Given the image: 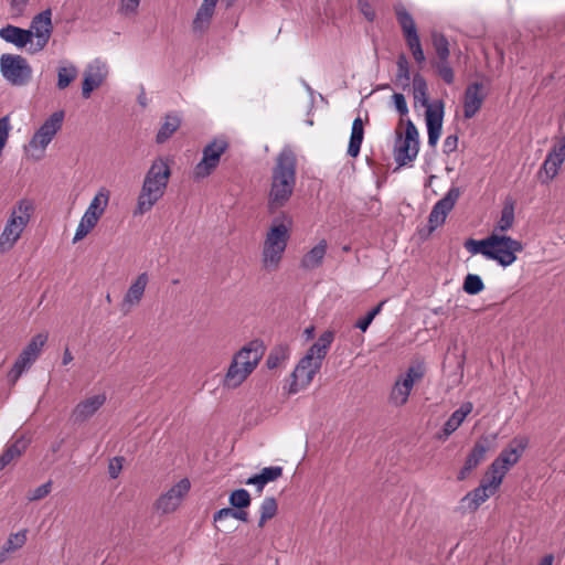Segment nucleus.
Segmentation results:
<instances>
[{
	"mask_svg": "<svg viewBox=\"0 0 565 565\" xmlns=\"http://www.w3.org/2000/svg\"><path fill=\"white\" fill-rule=\"evenodd\" d=\"M233 519L239 520L242 522H247L248 513L242 509L235 510Z\"/></svg>",
	"mask_w": 565,
	"mask_h": 565,
	"instance_id": "nucleus-63",
	"label": "nucleus"
},
{
	"mask_svg": "<svg viewBox=\"0 0 565 565\" xmlns=\"http://www.w3.org/2000/svg\"><path fill=\"white\" fill-rule=\"evenodd\" d=\"M334 340V333L330 330L320 334L318 340L309 348L306 358H311L313 361L322 365V362L328 353L330 345Z\"/></svg>",
	"mask_w": 565,
	"mask_h": 565,
	"instance_id": "nucleus-29",
	"label": "nucleus"
},
{
	"mask_svg": "<svg viewBox=\"0 0 565 565\" xmlns=\"http://www.w3.org/2000/svg\"><path fill=\"white\" fill-rule=\"evenodd\" d=\"M34 211V202L30 199H21L14 204L0 234V253L3 254L13 248L29 224Z\"/></svg>",
	"mask_w": 565,
	"mask_h": 565,
	"instance_id": "nucleus-5",
	"label": "nucleus"
},
{
	"mask_svg": "<svg viewBox=\"0 0 565 565\" xmlns=\"http://www.w3.org/2000/svg\"><path fill=\"white\" fill-rule=\"evenodd\" d=\"M141 0H120L118 12L124 17H132L137 13Z\"/></svg>",
	"mask_w": 565,
	"mask_h": 565,
	"instance_id": "nucleus-50",
	"label": "nucleus"
},
{
	"mask_svg": "<svg viewBox=\"0 0 565 565\" xmlns=\"http://www.w3.org/2000/svg\"><path fill=\"white\" fill-rule=\"evenodd\" d=\"M495 438L497 435L482 436L475 443L472 449L465 460L462 468L458 472L457 479L459 481L467 479L472 470L481 463Z\"/></svg>",
	"mask_w": 565,
	"mask_h": 565,
	"instance_id": "nucleus-18",
	"label": "nucleus"
},
{
	"mask_svg": "<svg viewBox=\"0 0 565 565\" xmlns=\"http://www.w3.org/2000/svg\"><path fill=\"white\" fill-rule=\"evenodd\" d=\"M191 489V482L188 478L180 479L169 490L162 493L156 501L157 511L168 514L174 512L181 504L184 497Z\"/></svg>",
	"mask_w": 565,
	"mask_h": 565,
	"instance_id": "nucleus-15",
	"label": "nucleus"
},
{
	"mask_svg": "<svg viewBox=\"0 0 565 565\" xmlns=\"http://www.w3.org/2000/svg\"><path fill=\"white\" fill-rule=\"evenodd\" d=\"M371 323H372V320H370L366 316H364L355 322V328L360 329L362 332H365L369 329Z\"/></svg>",
	"mask_w": 565,
	"mask_h": 565,
	"instance_id": "nucleus-61",
	"label": "nucleus"
},
{
	"mask_svg": "<svg viewBox=\"0 0 565 565\" xmlns=\"http://www.w3.org/2000/svg\"><path fill=\"white\" fill-rule=\"evenodd\" d=\"M472 409L473 405L471 402L462 403L461 406L456 409L444 424L443 434L439 435V438L447 439L451 434H454L463 423L466 417L472 412Z\"/></svg>",
	"mask_w": 565,
	"mask_h": 565,
	"instance_id": "nucleus-26",
	"label": "nucleus"
},
{
	"mask_svg": "<svg viewBox=\"0 0 565 565\" xmlns=\"http://www.w3.org/2000/svg\"><path fill=\"white\" fill-rule=\"evenodd\" d=\"M491 247L487 259L493 260L502 267H509L516 260V254L523 250L522 242L505 234H490Z\"/></svg>",
	"mask_w": 565,
	"mask_h": 565,
	"instance_id": "nucleus-6",
	"label": "nucleus"
},
{
	"mask_svg": "<svg viewBox=\"0 0 565 565\" xmlns=\"http://www.w3.org/2000/svg\"><path fill=\"white\" fill-rule=\"evenodd\" d=\"M406 142H413L415 146H419V135L414 122L408 119L405 128V137L403 138Z\"/></svg>",
	"mask_w": 565,
	"mask_h": 565,
	"instance_id": "nucleus-52",
	"label": "nucleus"
},
{
	"mask_svg": "<svg viewBox=\"0 0 565 565\" xmlns=\"http://www.w3.org/2000/svg\"><path fill=\"white\" fill-rule=\"evenodd\" d=\"M170 175L171 170L167 159L159 157L152 161L145 175L134 215H143L153 207L163 196Z\"/></svg>",
	"mask_w": 565,
	"mask_h": 565,
	"instance_id": "nucleus-3",
	"label": "nucleus"
},
{
	"mask_svg": "<svg viewBox=\"0 0 565 565\" xmlns=\"http://www.w3.org/2000/svg\"><path fill=\"white\" fill-rule=\"evenodd\" d=\"M47 341V335L44 333L35 334L29 344L22 350L15 360L12 369L8 374L9 381L14 384L19 377L31 367V365L35 362L38 356L40 355L43 347Z\"/></svg>",
	"mask_w": 565,
	"mask_h": 565,
	"instance_id": "nucleus-11",
	"label": "nucleus"
},
{
	"mask_svg": "<svg viewBox=\"0 0 565 565\" xmlns=\"http://www.w3.org/2000/svg\"><path fill=\"white\" fill-rule=\"evenodd\" d=\"M25 448L26 443L23 439H18L13 444L7 446L3 451L9 454L13 460L14 458L19 457L25 450Z\"/></svg>",
	"mask_w": 565,
	"mask_h": 565,
	"instance_id": "nucleus-53",
	"label": "nucleus"
},
{
	"mask_svg": "<svg viewBox=\"0 0 565 565\" xmlns=\"http://www.w3.org/2000/svg\"><path fill=\"white\" fill-rule=\"evenodd\" d=\"M28 1L29 0H11V7L13 10L21 13L25 9Z\"/></svg>",
	"mask_w": 565,
	"mask_h": 565,
	"instance_id": "nucleus-62",
	"label": "nucleus"
},
{
	"mask_svg": "<svg viewBox=\"0 0 565 565\" xmlns=\"http://www.w3.org/2000/svg\"><path fill=\"white\" fill-rule=\"evenodd\" d=\"M233 1L234 0H227V6H231ZM216 3L217 0H203L192 23V29L195 33H203L207 30L214 14Z\"/></svg>",
	"mask_w": 565,
	"mask_h": 565,
	"instance_id": "nucleus-25",
	"label": "nucleus"
},
{
	"mask_svg": "<svg viewBox=\"0 0 565 565\" xmlns=\"http://www.w3.org/2000/svg\"><path fill=\"white\" fill-rule=\"evenodd\" d=\"M458 146V137L456 135H449L445 138L443 143V151L446 154L454 152Z\"/></svg>",
	"mask_w": 565,
	"mask_h": 565,
	"instance_id": "nucleus-59",
	"label": "nucleus"
},
{
	"mask_svg": "<svg viewBox=\"0 0 565 565\" xmlns=\"http://www.w3.org/2000/svg\"><path fill=\"white\" fill-rule=\"evenodd\" d=\"M392 98L397 113L402 116L407 115L408 106L405 96L402 93H394Z\"/></svg>",
	"mask_w": 565,
	"mask_h": 565,
	"instance_id": "nucleus-57",
	"label": "nucleus"
},
{
	"mask_svg": "<svg viewBox=\"0 0 565 565\" xmlns=\"http://www.w3.org/2000/svg\"><path fill=\"white\" fill-rule=\"evenodd\" d=\"M228 502L233 508L245 509L250 505V494L246 489H236L230 494Z\"/></svg>",
	"mask_w": 565,
	"mask_h": 565,
	"instance_id": "nucleus-46",
	"label": "nucleus"
},
{
	"mask_svg": "<svg viewBox=\"0 0 565 565\" xmlns=\"http://www.w3.org/2000/svg\"><path fill=\"white\" fill-rule=\"evenodd\" d=\"M462 289L468 295L475 296L484 289V284L479 275L468 274L463 280Z\"/></svg>",
	"mask_w": 565,
	"mask_h": 565,
	"instance_id": "nucleus-45",
	"label": "nucleus"
},
{
	"mask_svg": "<svg viewBox=\"0 0 565 565\" xmlns=\"http://www.w3.org/2000/svg\"><path fill=\"white\" fill-rule=\"evenodd\" d=\"M264 345L259 340H253L244 345L233 358V361H237V364L253 372L257 366L258 362L263 358Z\"/></svg>",
	"mask_w": 565,
	"mask_h": 565,
	"instance_id": "nucleus-21",
	"label": "nucleus"
},
{
	"mask_svg": "<svg viewBox=\"0 0 565 565\" xmlns=\"http://www.w3.org/2000/svg\"><path fill=\"white\" fill-rule=\"evenodd\" d=\"M436 68H437L439 76L443 78V81L446 84L450 85L454 83L455 75H454V71H452L448 60H439L436 63Z\"/></svg>",
	"mask_w": 565,
	"mask_h": 565,
	"instance_id": "nucleus-48",
	"label": "nucleus"
},
{
	"mask_svg": "<svg viewBox=\"0 0 565 565\" xmlns=\"http://www.w3.org/2000/svg\"><path fill=\"white\" fill-rule=\"evenodd\" d=\"M109 195H110V192L107 188L105 186H102L95 194V196L93 198V200L90 201V205L99 209L100 211L105 212L107 205H108V202H109Z\"/></svg>",
	"mask_w": 565,
	"mask_h": 565,
	"instance_id": "nucleus-49",
	"label": "nucleus"
},
{
	"mask_svg": "<svg viewBox=\"0 0 565 565\" xmlns=\"http://www.w3.org/2000/svg\"><path fill=\"white\" fill-rule=\"evenodd\" d=\"M291 227L292 217L287 213L282 212L273 218L262 249V264L266 270L273 271L279 267L290 238Z\"/></svg>",
	"mask_w": 565,
	"mask_h": 565,
	"instance_id": "nucleus-2",
	"label": "nucleus"
},
{
	"mask_svg": "<svg viewBox=\"0 0 565 565\" xmlns=\"http://www.w3.org/2000/svg\"><path fill=\"white\" fill-rule=\"evenodd\" d=\"M25 448L26 443L23 439H18L13 444L7 446L3 451L9 454L13 460L14 458L19 457L25 450Z\"/></svg>",
	"mask_w": 565,
	"mask_h": 565,
	"instance_id": "nucleus-54",
	"label": "nucleus"
},
{
	"mask_svg": "<svg viewBox=\"0 0 565 565\" xmlns=\"http://www.w3.org/2000/svg\"><path fill=\"white\" fill-rule=\"evenodd\" d=\"M228 147L224 138H216L203 148V156L200 162L194 167L193 174L195 179H203L212 173L217 167L221 156Z\"/></svg>",
	"mask_w": 565,
	"mask_h": 565,
	"instance_id": "nucleus-14",
	"label": "nucleus"
},
{
	"mask_svg": "<svg viewBox=\"0 0 565 565\" xmlns=\"http://www.w3.org/2000/svg\"><path fill=\"white\" fill-rule=\"evenodd\" d=\"M527 446L529 439L526 437H514L493 460L489 468L488 475L491 477H499L500 483H502L505 473L510 470V468L519 462Z\"/></svg>",
	"mask_w": 565,
	"mask_h": 565,
	"instance_id": "nucleus-7",
	"label": "nucleus"
},
{
	"mask_svg": "<svg viewBox=\"0 0 565 565\" xmlns=\"http://www.w3.org/2000/svg\"><path fill=\"white\" fill-rule=\"evenodd\" d=\"M459 196L460 189L451 186L448 192L434 204L428 216V226L430 232L435 231L446 222L447 215L454 209Z\"/></svg>",
	"mask_w": 565,
	"mask_h": 565,
	"instance_id": "nucleus-17",
	"label": "nucleus"
},
{
	"mask_svg": "<svg viewBox=\"0 0 565 565\" xmlns=\"http://www.w3.org/2000/svg\"><path fill=\"white\" fill-rule=\"evenodd\" d=\"M411 392L405 390L398 380L395 381L391 393H390V403L394 406H403L407 403Z\"/></svg>",
	"mask_w": 565,
	"mask_h": 565,
	"instance_id": "nucleus-43",
	"label": "nucleus"
},
{
	"mask_svg": "<svg viewBox=\"0 0 565 565\" xmlns=\"http://www.w3.org/2000/svg\"><path fill=\"white\" fill-rule=\"evenodd\" d=\"M12 461V458L7 452H2L0 455V471L10 462Z\"/></svg>",
	"mask_w": 565,
	"mask_h": 565,
	"instance_id": "nucleus-64",
	"label": "nucleus"
},
{
	"mask_svg": "<svg viewBox=\"0 0 565 565\" xmlns=\"http://www.w3.org/2000/svg\"><path fill=\"white\" fill-rule=\"evenodd\" d=\"M277 502L274 497H266L259 508L260 518L258 521V526L263 527L265 523L273 519L277 513Z\"/></svg>",
	"mask_w": 565,
	"mask_h": 565,
	"instance_id": "nucleus-41",
	"label": "nucleus"
},
{
	"mask_svg": "<svg viewBox=\"0 0 565 565\" xmlns=\"http://www.w3.org/2000/svg\"><path fill=\"white\" fill-rule=\"evenodd\" d=\"M77 67L70 62L63 63L57 67V83L58 89H65L77 77Z\"/></svg>",
	"mask_w": 565,
	"mask_h": 565,
	"instance_id": "nucleus-37",
	"label": "nucleus"
},
{
	"mask_svg": "<svg viewBox=\"0 0 565 565\" xmlns=\"http://www.w3.org/2000/svg\"><path fill=\"white\" fill-rule=\"evenodd\" d=\"M288 355H289V352H288V348L286 345L275 347L270 351V353L266 360L267 367L269 370L278 367L281 364V362L287 360Z\"/></svg>",
	"mask_w": 565,
	"mask_h": 565,
	"instance_id": "nucleus-44",
	"label": "nucleus"
},
{
	"mask_svg": "<svg viewBox=\"0 0 565 565\" xmlns=\"http://www.w3.org/2000/svg\"><path fill=\"white\" fill-rule=\"evenodd\" d=\"M321 366V364L317 363L311 358H301L291 374L292 380L288 386V393L297 394L300 390L307 387Z\"/></svg>",
	"mask_w": 565,
	"mask_h": 565,
	"instance_id": "nucleus-16",
	"label": "nucleus"
},
{
	"mask_svg": "<svg viewBox=\"0 0 565 565\" xmlns=\"http://www.w3.org/2000/svg\"><path fill=\"white\" fill-rule=\"evenodd\" d=\"M364 138V128L361 117H356L352 122L351 136L348 146V154L355 158L360 153L361 145Z\"/></svg>",
	"mask_w": 565,
	"mask_h": 565,
	"instance_id": "nucleus-35",
	"label": "nucleus"
},
{
	"mask_svg": "<svg viewBox=\"0 0 565 565\" xmlns=\"http://www.w3.org/2000/svg\"><path fill=\"white\" fill-rule=\"evenodd\" d=\"M418 150L419 146L406 142L399 135L394 149V159L399 167L405 166L407 161H413L417 157Z\"/></svg>",
	"mask_w": 565,
	"mask_h": 565,
	"instance_id": "nucleus-31",
	"label": "nucleus"
},
{
	"mask_svg": "<svg viewBox=\"0 0 565 565\" xmlns=\"http://www.w3.org/2000/svg\"><path fill=\"white\" fill-rule=\"evenodd\" d=\"M64 118V110H56L52 113L35 130L29 141V148L40 152L36 158H41L44 154L47 146L62 129Z\"/></svg>",
	"mask_w": 565,
	"mask_h": 565,
	"instance_id": "nucleus-9",
	"label": "nucleus"
},
{
	"mask_svg": "<svg viewBox=\"0 0 565 565\" xmlns=\"http://www.w3.org/2000/svg\"><path fill=\"white\" fill-rule=\"evenodd\" d=\"M431 42L438 60H448L450 56L448 39L438 31L431 32Z\"/></svg>",
	"mask_w": 565,
	"mask_h": 565,
	"instance_id": "nucleus-40",
	"label": "nucleus"
},
{
	"mask_svg": "<svg viewBox=\"0 0 565 565\" xmlns=\"http://www.w3.org/2000/svg\"><path fill=\"white\" fill-rule=\"evenodd\" d=\"M149 282L147 273H141L130 285L122 300V309L128 311L130 308L137 306L143 297L146 287Z\"/></svg>",
	"mask_w": 565,
	"mask_h": 565,
	"instance_id": "nucleus-24",
	"label": "nucleus"
},
{
	"mask_svg": "<svg viewBox=\"0 0 565 565\" xmlns=\"http://www.w3.org/2000/svg\"><path fill=\"white\" fill-rule=\"evenodd\" d=\"M426 367L424 362L419 361L412 364L407 371L402 374L397 380L401 382L405 390L412 392L416 382L420 381L425 376Z\"/></svg>",
	"mask_w": 565,
	"mask_h": 565,
	"instance_id": "nucleus-34",
	"label": "nucleus"
},
{
	"mask_svg": "<svg viewBox=\"0 0 565 565\" xmlns=\"http://www.w3.org/2000/svg\"><path fill=\"white\" fill-rule=\"evenodd\" d=\"M26 31L31 34L29 52L38 53L44 50L53 31L52 10L47 8L34 15L31 20L30 29H26Z\"/></svg>",
	"mask_w": 565,
	"mask_h": 565,
	"instance_id": "nucleus-12",
	"label": "nucleus"
},
{
	"mask_svg": "<svg viewBox=\"0 0 565 565\" xmlns=\"http://www.w3.org/2000/svg\"><path fill=\"white\" fill-rule=\"evenodd\" d=\"M359 9L367 21L372 22L375 19V12L366 0H359Z\"/></svg>",
	"mask_w": 565,
	"mask_h": 565,
	"instance_id": "nucleus-58",
	"label": "nucleus"
},
{
	"mask_svg": "<svg viewBox=\"0 0 565 565\" xmlns=\"http://www.w3.org/2000/svg\"><path fill=\"white\" fill-rule=\"evenodd\" d=\"M26 541V530H21L17 533L10 534L7 542L3 544L6 547V552L13 553L14 551L21 548Z\"/></svg>",
	"mask_w": 565,
	"mask_h": 565,
	"instance_id": "nucleus-47",
	"label": "nucleus"
},
{
	"mask_svg": "<svg viewBox=\"0 0 565 565\" xmlns=\"http://www.w3.org/2000/svg\"><path fill=\"white\" fill-rule=\"evenodd\" d=\"M0 38L7 43L13 44L18 49L31 45V34L26 29L8 24L0 29Z\"/></svg>",
	"mask_w": 565,
	"mask_h": 565,
	"instance_id": "nucleus-27",
	"label": "nucleus"
},
{
	"mask_svg": "<svg viewBox=\"0 0 565 565\" xmlns=\"http://www.w3.org/2000/svg\"><path fill=\"white\" fill-rule=\"evenodd\" d=\"M99 217L93 216L84 212L83 216L81 217V221L76 227L73 243H76L81 239H83L90 231L96 226L98 223Z\"/></svg>",
	"mask_w": 565,
	"mask_h": 565,
	"instance_id": "nucleus-39",
	"label": "nucleus"
},
{
	"mask_svg": "<svg viewBox=\"0 0 565 565\" xmlns=\"http://www.w3.org/2000/svg\"><path fill=\"white\" fill-rule=\"evenodd\" d=\"M486 94L483 93V86L481 83L475 82L466 87L463 95V117L470 119L481 108Z\"/></svg>",
	"mask_w": 565,
	"mask_h": 565,
	"instance_id": "nucleus-22",
	"label": "nucleus"
},
{
	"mask_svg": "<svg viewBox=\"0 0 565 565\" xmlns=\"http://www.w3.org/2000/svg\"><path fill=\"white\" fill-rule=\"evenodd\" d=\"M11 129L9 116L0 118V150L3 149Z\"/></svg>",
	"mask_w": 565,
	"mask_h": 565,
	"instance_id": "nucleus-56",
	"label": "nucleus"
},
{
	"mask_svg": "<svg viewBox=\"0 0 565 565\" xmlns=\"http://www.w3.org/2000/svg\"><path fill=\"white\" fill-rule=\"evenodd\" d=\"M395 83L406 89L411 84L409 63L405 54H399L396 60Z\"/></svg>",
	"mask_w": 565,
	"mask_h": 565,
	"instance_id": "nucleus-38",
	"label": "nucleus"
},
{
	"mask_svg": "<svg viewBox=\"0 0 565 565\" xmlns=\"http://www.w3.org/2000/svg\"><path fill=\"white\" fill-rule=\"evenodd\" d=\"M0 73L12 86H24L32 77V67L25 57L18 54H2L0 56Z\"/></svg>",
	"mask_w": 565,
	"mask_h": 565,
	"instance_id": "nucleus-8",
	"label": "nucleus"
},
{
	"mask_svg": "<svg viewBox=\"0 0 565 565\" xmlns=\"http://www.w3.org/2000/svg\"><path fill=\"white\" fill-rule=\"evenodd\" d=\"M500 478L486 473L479 487L469 491L460 500V509L463 512H475L479 507L492 497L500 488Z\"/></svg>",
	"mask_w": 565,
	"mask_h": 565,
	"instance_id": "nucleus-13",
	"label": "nucleus"
},
{
	"mask_svg": "<svg viewBox=\"0 0 565 565\" xmlns=\"http://www.w3.org/2000/svg\"><path fill=\"white\" fill-rule=\"evenodd\" d=\"M52 481H47L29 492L28 499L30 501L41 500L51 492Z\"/></svg>",
	"mask_w": 565,
	"mask_h": 565,
	"instance_id": "nucleus-51",
	"label": "nucleus"
},
{
	"mask_svg": "<svg viewBox=\"0 0 565 565\" xmlns=\"http://www.w3.org/2000/svg\"><path fill=\"white\" fill-rule=\"evenodd\" d=\"M250 374L246 369L239 366L237 361L231 362L228 370L223 379V386L226 388L238 387Z\"/></svg>",
	"mask_w": 565,
	"mask_h": 565,
	"instance_id": "nucleus-33",
	"label": "nucleus"
},
{
	"mask_svg": "<svg viewBox=\"0 0 565 565\" xmlns=\"http://www.w3.org/2000/svg\"><path fill=\"white\" fill-rule=\"evenodd\" d=\"M235 510L232 508H223L216 511L213 515V521L215 523L227 520L228 518H234Z\"/></svg>",
	"mask_w": 565,
	"mask_h": 565,
	"instance_id": "nucleus-60",
	"label": "nucleus"
},
{
	"mask_svg": "<svg viewBox=\"0 0 565 565\" xmlns=\"http://www.w3.org/2000/svg\"><path fill=\"white\" fill-rule=\"evenodd\" d=\"M328 248L327 241L320 239L310 250H308L300 260V267L305 270H312L320 267L323 263Z\"/></svg>",
	"mask_w": 565,
	"mask_h": 565,
	"instance_id": "nucleus-28",
	"label": "nucleus"
},
{
	"mask_svg": "<svg viewBox=\"0 0 565 565\" xmlns=\"http://www.w3.org/2000/svg\"><path fill=\"white\" fill-rule=\"evenodd\" d=\"M181 119L175 114H169L164 118V122L161 125V127L158 130V134L156 136V141L158 143L166 142L174 131L180 127Z\"/></svg>",
	"mask_w": 565,
	"mask_h": 565,
	"instance_id": "nucleus-36",
	"label": "nucleus"
},
{
	"mask_svg": "<svg viewBox=\"0 0 565 565\" xmlns=\"http://www.w3.org/2000/svg\"><path fill=\"white\" fill-rule=\"evenodd\" d=\"M297 160L290 148H284L277 156L271 170V182L267 207L270 213L285 206L296 185Z\"/></svg>",
	"mask_w": 565,
	"mask_h": 565,
	"instance_id": "nucleus-1",
	"label": "nucleus"
},
{
	"mask_svg": "<svg viewBox=\"0 0 565 565\" xmlns=\"http://www.w3.org/2000/svg\"><path fill=\"white\" fill-rule=\"evenodd\" d=\"M396 20L402 29L406 44L411 50L414 60L422 64L425 62V54L422 47L417 28L412 14L402 4L395 7Z\"/></svg>",
	"mask_w": 565,
	"mask_h": 565,
	"instance_id": "nucleus-10",
	"label": "nucleus"
},
{
	"mask_svg": "<svg viewBox=\"0 0 565 565\" xmlns=\"http://www.w3.org/2000/svg\"><path fill=\"white\" fill-rule=\"evenodd\" d=\"M124 458L116 456L108 462V475L111 479H117L122 469Z\"/></svg>",
	"mask_w": 565,
	"mask_h": 565,
	"instance_id": "nucleus-55",
	"label": "nucleus"
},
{
	"mask_svg": "<svg viewBox=\"0 0 565 565\" xmlns=\"http://www.w3.org/2000/svg\"><path fill=\"white\" fill-rule=\"evenodd\" d=\"M413 94L415 100L419 102L422 106L426 107V128L428 135V146L436 147L444 120V103L439 100L437 104H429L428 86L423 75L419 73L413 76Z\"/></svg>",
	"mask_w": 565,
	"mask_h": 565,
	"instance_id": "nucleus-4",
	"label": "nucleus"
},
{
	"mask_svg": "<svg viewBox=\"0 0 565 565\" xmlns=\"http://www.w3.org/2000/svg\"><path fill=\"white\" fill-rule=\"evenodd\" d=\"M107 74V65L100 60H95L89 63L84 72L82 96L86 99L89 98L92 93L104 83Z\"/></svg>",
	"mask_w": 565,
	"mask_h": 565,
	"instance_id": "nucleus-20",
	"label": "nucleus"
},
{
	"mask_svg": "<svg viewBox=\"0 0 565 565\" xmlns=\"http://www.w3.org/2000/svg\"><path fill=\"white\" fill-rule=\"evenodd\" d=\"M106 398L105 393H99L79 402L72 412V419L75 423L86 422L105 404Z\"/></svg>",
	"mask_w": 565,
	"mask_h": 565,
	"instance_id": "nucleus-23",
	"label": "nucleus"
},
{
	"mask_svg": "<svg viewBox=\"0 0 565 565\" xmlns=\"http://www.w3.org/2000/svg\"><path fill=\"white\" fill-rule=\"evenodd\" d=\"M515 222V205L513 200L507 199L503 203L501 214L497 221L492 233L505 234L510 231Z\"/></svg>",
	"mask_w": 565,
	"mask_h": 565,
	"instance_id": "nucleus-30",
	"label": "nucleus"
},
{
	"mask_svg": "<svg viewBox=\"0 0 565 565\" xmlns=\"http://www.w3.org/2000/svg\"><path fill=\"white\" fill-rule=\"evenodd\" d=\"M565 160V136L559 138L548 151L540 173H544L545 178L542 179V183H548L558 173L561 166Z\"/></svg>",
	"mask_w": 565,
	"mask_h": 565,
	"instance_id": "nucleus-19",
	"label": "nucleus"
},
{
	"mask_svg": "<svg viewBox=\"0 0 565 565\" xmlns=\"http://www.w3.org/2000/svg\"><path fill=\"white\" fill-rule=\"evenodd\" d=\"M282 475V468L279 466L265 467L259 473L249 477L246 480V484L255 486L258 491H262L264 487L278 479Z\"/></svg>",
	"mask_w": 565,
	"mask_h": 565,
	"instance_id": "nucleus-32",
	"label": "nucleus"
},
{
	"mask_svg": "<svg viewBox=\"0 0 565 565\" xmlns=\"http://www.w3.org/2000/svg\"><path fill=\"white\" fill-rule=\"evenodd\" d=\"M491 242L492 241L490 239V235H488L487 237H484L482 239L469 238L466 241L465 247L472 255L480 254L487 258L489 247L492 246Z\"/></svg>",
	"mask_w": 565,
	"mask_h": 565,
	"instance_id": "nucleus-42",
	"label": "nucleus"
}]
</instances>
